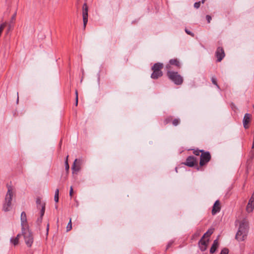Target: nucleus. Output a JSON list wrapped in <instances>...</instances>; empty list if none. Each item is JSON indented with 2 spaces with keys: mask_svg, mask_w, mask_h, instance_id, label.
Here are the masks:
<instances>
[{
  "mask_svg": "<svg viewBox=\"0 0 254 254\" xmlns=\"http://www.w3.org/2000/svg\"><path fill=\"white\" fill-rule=\"evenodd\" d=\"M249 226L247 223L242 222L240 223L238 231L236 235V239L238 241H244L248 235Z\"/></svg>",
  "mask_w": 254,
  "mask_h": 254,
  "instance_id": "nucleus-1",
  "label": "nucleus"
},
{
  "mask_svg": "<svg viewBox=\"0 0 254 254\" xmlns=\"http://www.w3.org/2000/svg\"><path fill=\"white\" fill-rule=\"evenodd\" d=\"M167 75L169 79L176 85H181L183 82L182 76L178 74L177 72L168 70Z\"/></svg>",
  "mask_w": 254,
  "mask_h": 254,
  "instance_id": "nucleus-2",
  "label": "nucleus"
},
{
  "mask_svg": "<svg viewBox=\"0 0 254 254\" xmlns=\"http://www.w3.org/2000/svg\"><path fill=\"white\" fill-rule=\"evenodd\" d=\"M163 68V64L161 63H156L152 67L153 73L151 75L152 79H157L163 75V73L161 69Z\"/></svg>",
  "mask_w": 254,
  "mask_h": 254,
  "instance_id": "nucleus-3",
  "label": "nucleus"
},
{
  "mask_svg": "<svg viewBox=\"0 0 254 254\" xmlns=\"http://www.w3.org/2000/svg\"><path fill=\"white\" fill-rule=\"evenodd\" d=\"M22 235L24 236L25 242L26 245L30 247L33 242V238L31 233L29 230V229L25 230V231H22Z\"/></svg>",
  "mask_w": 254,
  "mask_h": 254,
  "instance_id": "nucleus-4",
  "label": "nucleus"
},
{
  "mask_svg": "<svg viewBox=\"0 0 254 254\" xmlns=\"http://www.w3.org/2000/svg\"><path fill=\"white\" fill-rule=\"evenodd\" d=\"M82 17L83 28L85 29L88 22V6L86 3H84L82 6Z\"/></svg>",
  "mask_w": 254,
  "mask_h": 254,
  "instance_id": "nucleus-5",
  "label": "nucleus"
},
{
  "mask_svg": "<svg viewBox=\"0 0 254 254\" xmlns=\"http://www.w3.org/2000/svg\"><path fill=\"white\" fill-rule=\"evenodd\" d=\"M21 226L22 231L28 229V224L27 220L26 214L25 212H22L20 217Z\"/></svg>",
  "mask_w": 254,
  "mask_h": 254,
  "instance_id": "nucleus-6",
  "label": "nucleus"
},
{
  "mask_svg": "<svg viewBox=\"0 0 254 254\" xmlns=\"http://www.w3.org/2000/svg\"><path fill=\"white\" fill-rule=\"evenodd\" d=\"M211 158L210 153L208 152L202 153L200 156V165L203 166L209 161Z\"/></svg>",
  "mask_w": 254,
  "mask_h": 254,
  "instance_id": "nucleus-7",
  "label": "nucleus"
},
{
  "mask_svg": "<svg viewBox=\"0 0 254 254\" xmlns=\"http://www.w3.org/2000/svg\"><path fill=\"white\" fill-rule=\"evenodd\" d=\"M254 209V191L253 192L248 204L246 207V211L248 213H251Z\"/></svg>",
  "mask_w": 254,
  "mask_h": 254,
  "instance_id": "nucleus-8",
  "label": "nucleus"
},
{
  "mask_svg": "<svg viewBox=\"0 0 254 254\" xmlns=\"http://www.w3.org/2000/svg\"><path fill=\"white\" fill-rule=\"evenodd\" d=\"M216 56L217 58V62H220L225 57V53L223 49L221 47H218L216 52Z\"/></svg>",
  "mask_w": 254,
  "mask_h": 254,
  "instance_id": "nucleus-9",
  "label": "nucleus"
},
{
  "mask_svg": "<svg viewBox=\"0 0 254 254\" xmlns=\"http://www.w3.org/2000/svg\"><path fill=\"white\" fill-rule=\"evenodd\" d=\"M208 239L204 240V238L203 237L199 241L198 245L201 251H204L206 250L207 245L208 244Z\"/></svg>",
  "mask_w": 254,
  "mask_h": 254,
  "instance_id": "nucleus-10",
  "label": "nucleus"
},
{
  "mask_svg": "<svg viewBox=\"0 0 254 254\" xmlns=\"http://www.w3.org/2000/svg\"><path fill=\"white\" fill-rule=\"evenodd\" d=\"M196 163L195 158L192 156H189L187 158L185 164L189 167H192Z\"/></svg>",
  "mask_w": 254,
  "mask_h": 254,
  "instance_id": "nucleus-11",
  "label": "nucleus"
},
{
  "mask_svg": "<svg viewBox=\"0 0 254 254\" xmlns=\"http://www.w3.org/2000/svg\"><path fill=\"white\" fill-rule=\"evenodd\" d=\"M251 120V115L247 113L245 115L244 117L243 118V125L244 127L245 128H248V124L250 123Z\"/></svg>",
  "mask_w": 254,
  "mask_h": 254,
  "instance_id": "nucleus-12",
  "label": "nucleus"
},
{
  "mask_svg": "<svg viewBox=\"0 0 254 254\" xmlns=\"http://www.w3.org/2000/svg\"><path fill=\"white\" fill-rule=\"evenodd\" d=\"M220 210V204L218 200H216L213 206L212 213L213 215L215 214Z\"/></svg>",
  "mask_w": 254,
  "mask_h": 254,
  "instance_id": "nucleus-13",
  "label": "nucleus"
},
{
  "mask_svg": "<svg viewBox=\"0 0 254 254\" xmlns=\"http://www.w3.org/2000/svg\"><path fill=\"white\" fill-rule=\"evenodd\" d=\"M11 209V202L4 200L3 204L2 210L5 211H9Z\"/></svg>",
  "mask_w": 254,
  "mask_h": 254,
  "instance_id": "nucleus-14",
  "label": "nucleus"
},
{
  "mask_svg": "<svg viewBox=\"0 0 254 254\" xmlns=\"http://www.w3.org/2000/svg\"><path fill=\"white\" fill-rule=\"evenodd\" d=\"M12 196L13 192L12 191V189L10 187H9L8 188V190L5 195V200L11 202Z\"/></svg>",
  "mask_w": 254,
  "mask_h": 254,
  "instance_id": "nucleus-15",
  "label": "nucleus"
},
{
  "mask_svg": "<svg viewBox=\"0 0 254 254\" xmlns=\"http://www.w3.org/2000/svg\"><path fill=\"white\" fill-rule=\"evenodd\" d=\"M170 64L171 65H175L177 66H180V63L176 59H172L169 61V64L166 65V68L169 70L170 68Z\"/></svg>",
  "mask_w": 254,
  "mask_h": 254,
  "instance_id": "nucleus-16",
  "label": "nucleus"
},
{
  "mask_svg": "<svg viewBox=\"0 0 254 254\" xmlns=\"http://www.w3.org/2000/svg\"><path fill=\"white\" fill-rule=\"evenodd\" d=\"M218 246V240L216 239L214 241L213 244L210 249V252L211 253H214L215 252V251L216 250Z\"/></svg>",
  "mask_w": 254,
  "mask_h": 254,
  "instance_id": "nucleus-17",
  "label": "nucleus"
},
{
  "mask_svg": "<svg viewBox=\"0 0 254 254\" xmlns=\"http://www.w3.org/2000/svg\"><path fill=\"white\" fill-rule=\"evenodd\" d=\"M77 159H76L73 164V165L71 167V169L73 172H78L80 170V166L79 165H77L76 162H77Z\"/></svg>",
  "mask_w": 254,
  "mask_h": 254,
  "instance_id": "nucleus-18",
  "label": "nucleus"
},
{
  "mask_svg": "<svg viewBox=\"0 0 254 254\" xmlns=\"http://www.w3.org/2000/svg\"><path fill=\"white\" fill-rule=\"evenodd\" d=\"M213 233V229H209L203 236V238L208 237Z\"/></svg>",
  "mask_w": 254,
  "mask_h": 254,
  "instance_id": "nucleus-19",
  "label": "nucleus"
},
{
  "mask_svg": "<svg viewBox=\"0 0 254 254\" xmlns=\"http://www.w3.org/2000/svg\"><path fill=\"white\" fill-rule=\"evenodd\" d=\"M10 241L14 246L18 245L19 243L18 238H11Z\"/></svg>",
  "mask_w": 254,
  "mask_h": 254,
  "instance_id": "nucleus-20",
  "label": "nucleus"
},
{
  "mask_svg": "<svg viewBox=\"0 0 254 254\" xmlns=\"http://www.w3.org/2000/svg\"><path fill=\"white\" fill-rule=\"evenodd\" d=\"M45 205L42 204V209H41V212H40V213H41V214H40V222H42V217L45 213Z\"/></svg>",
  "mask_w": 254,
  "mask_h": 254,
  "instance_id": "nucleus-21",
  "label": "nucleus"
},
{
  "mask_svg": "<svg viewBox=\"0 0 254 254\" xmlns=\"http://www.w3.org/2000/svg\"><path fill=\"white\" fill-rule=\"evenodd\" d=\"M59 190L58 189H57L55 190V196H54V199L56 202H58L59 201Z\"/></svg>",
  "mask_w": 254,
  "mask_h": 254,
  "instance_id": "nucleus-22",
  "label": "nucleus"
},
{
  "mask_svg": "<svg viewBox=\"0 0 254 254\" xmlns=\"http://www.w3.org/2000/svg\"><path fill=\"white\" fill-rule=\"evenodd\" d=\"M66 231L68 232L72 229L71 219H69V221L66 226Z\"/></svg>",
  "mask_w": 254,
  "mask_h": 254,
  "instance_id": "nucleus-23",
  "label": "nucleus"
},
{
  "mask_svg": "<svg viewBox=\"0 0 254 254\" xmlns=\"http://www.w3.org/2000/svg\"><path fill=\"white\" fill-rule=\"evenodd\" d=\"M68 156L67 155L66 157V159H65V170L67 171H68L69 169V166L68 163Z\"/></svg>",
  "mask_w": 254,
  "mask_h": 254,
  "instance_id": "nucleus-24",
  "label": "nucleus"
},
{
  "mask_svg": "<svg viewBox=\"0 0 254 254\" xmlns=\"http://www.w3.org/2000/svg\"><path fill=\"white\" fill-rule=\"evenodd\" d=\"M179 123H180L179 119H175L173 121V125L175 126L178 125Z\"/></svg>",
  "mask_w": 254,
  "mask_h": 254,
  "instance_id": "nucleus-25",
  "label": "nucleus"
},
{
  "mask_svg": "<svg viewBox=\"0 0 254 254\" xmlns=\"http://www.w3.org/2000/svg\"><path fill=\"white\" fill-rule=\"evenodd\" d=\"M211 81H212V82L215 85H216V86L219 88V86L218 85H217V81H216V79L215 77H212L211 78Z\"/></svg>",
  "mask_w": 254,
  "mask_h": 254,
  "instance_id": "nucleus-26",
  "label": "nucleus"
},
{
  "mask_svg": "<svg viewBox=\"0 0 254 254\" xmlns=\"http://www.w3.org/2000/svg\"><path fill=\"white\" fill-rule=\"evenodd\" d=\"M228 254V250L227 249L224 248L223 249L221 252L220 254Z\"/></svg>",
  "mask_w": 254,
  "mask_h": 254,
  "instance_id": "nucleus-27",
  "label": "nucleus"
},
{
  "mask_svg": "<svg viewBox=\"0 0 254 254\" xmlns=\"http://www.w3.org/2000/svg\"><path fill=\"white\" fill-rule=\"evenodd\" d=\"M200 1L196 2L194 4V7L196 8H198L200 6Z\"/></svg>",
  "mask_w": 254,
  "mask_h": 254,
  "instance_id": "nucleus-28",
  "label": "nucleus"
},
{
  "mask_svg": "<svg viewBox=\"0 0 254 254\" xmlns=\"http://www.w3.org/2000/svg\"><path fill=\"white\" fill-rule=\"evenodd\" d=\"M206 20L208 23H209L211 20V17L210 15H206Z\"/></svg>",
  "mask_w": 254,
  "mask_h": 254,
  "instance_id": "nucleus-29",
  "label": "nucleus"
},
{
  "mask_svg": "<svg viewBox=\"0 0 254 254\" xmlns=\"http://www.w3.org/2000/svg\"><path fill=\"white\" fill-rule=\"evenodd\" d=\"M185 31H186V32L188 34L190 35H191V36H193V34L191 32H190V31L188 30V29H186L185 30Z\"/></svg>",
  "mask_w": 254,
  "mask_h": 254,
  "instance_id": "nucleus-30",
  "label": "nucleus"
},
{
  "mask_svg": "<svg viewBox=\"0 0 254 254\" xmlns=\"http://www.w3.org/2000/svg\"><path fill=\"white\" fill-rule=\"evenodd\" d=\"M73 194V188L72 187H70V190H69V195L71 197Z\"/></svg>",
  "mask_w": 254,
  "mask_h": 254,
  "instance_id": "nucleus-31",
  "label": "nucleus"
},
{
  "mask_svg": "<svg viewBox=\"0 0 254 254\" xmlns=\"http://www.w3.org/2000/svg\"><path fill=\"white\" fill-rule=\"evenodd\" d=\"M202 152V150H199V151H198V150H196V151H194L193 152V153H194V154H195L196 155H199V152Z\"/></svg>",
  "mask_w": 254,
  "mask_h": 254,
  "instance_id": "nucleus-32",
  "label": "nucleus"
},
{
  "mask_svg": "<svg viewBox=\"0 0 254 254\" xmlns=\"http://www.w3.org/2000/svg\"><path fill=\"white\" fill-rule=\"evenodd\" d=\"M78 104V98H75V106H77Z\"/></svg>",
  "mask_w": 254,
  "mask_h": 254,
  "instance_id": "nucleus-33",
  "label": "nucleus"
},
{
  "mask_svg": "<svg viewBox=\"0 0 254 254\" xmlns=\"http://www.w3.org/2000/svg\"><path fill=\"white\" fill-rule=\"evenodd\" d=\"M75 95H76V98H78V92H77V90L75 91Z\"/></svg>",
  "mask_w": 254,
  "mask_h": 254,
  "instance_id": "nucleus-34",
  "label": "nucleus"
},
{
  "mask_svg": "<svg viewBox=\"0 0 254 254\" xmlns=\"http://www.w3.org/2000/svg\"><path fill=\"white\" fill-rule=\"evenodd\" d=\"M20 234H18L15 238H18V240L19 241V237L20 236Z\"/></svg>",
  "mask_w": 254,
  "mask_h": 254,
  "instance_id": "nucleus-35",
  "label": "nucleus"
},
{
  "mask_svg": "<svg viewBox=\"0 0 254 254\" xmlns=\"http://www.w3.org/2000/svg\"><path fill=\"white\" fill-rule=\"evenodd\" d=\"M252 148H254V140H253Z\"/></svg>",
  "mask_w": 254,
  "mask_h": 254,
  "instance_id": "nucleus-36",
  "label": "nucleus"
},
{
  "mask_svg": "<svg viewBox=\"0 0 254 254\" xmlns=\"http://www.w3.org/2000/svg\"><path fill=\"white\" fill-rule=\"evenodd\" d=\"M18 99H19V97H18V93L17 92V102L18 101Z\"/></svg>",
  "mask_w": 254,
  "mask_h": 254,
  "instance_id": "nucleus-37",
  "label": "nucleus"
},
{
  "mask_svg": "<svg viewBox=\"0 0 254 254\" xmlns=\"http://www.w3.org/2000/svg\"><path fill=\"white\" fill-rule=\"evenodd\" d=\"M205 0H201V2L203 3L205 2Z\"/></svg>",
  "mask_w": 254,
  "mask_h": 254,
  "instance_id": "nucleus-38",
  "label": "nucleus"
},
{
  "mask_svg": "<svg viewBox=\"0 0 254 254\" xmlns=\"http://www.w3.org/2000/svg\"><path fill=\"white\" fill-rule=\"evenodd\" d=\"M49 224H48V225H47V231H48V229H49Z\"/></svg>",
  "mask_w": 254,
  "mask_h": 254,
  "instance_id": "nucleus-39",
  "label": "nucleus"
},
{
  "mask_svg": "<svg viewBox=\"0 0 254 254\" xmlns=\"http://www.w3.org/2000/svg\"><path fill=\"white\" fill-rule=\"evenodd\" d=\"M38 221H39L40 222H40V217L38 219Z\"/></svg>",
  "mask_w": 254,
  "mask_h": 254,
  "instance_id": "nucleus-40",
  "label": "nucleus"
},
{
  "mask_svg": "<svg viewBox=\"0 0 254 254\" xmlns=\"http://www.w3.org/2000/svg\"><path fill=\"white\" fill-rule=\"evenodd\" d=\"M14 17H14V16H13L12 17V18H13V19H14Z\"/></svg>",
  "mask_w": 254,
  "mask_h": 254,
  "instance_id": "nucleus-41",
  "label": "nucleus"
}]
</instances>
